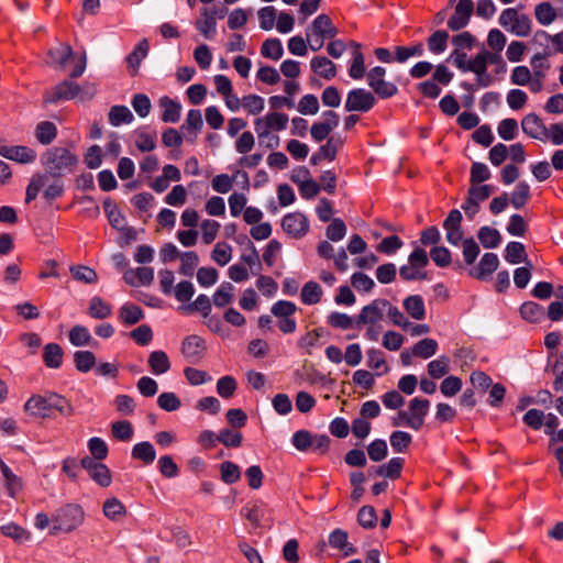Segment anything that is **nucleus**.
<instances>
[{
	"label": "nucleus",
	"mask_w": 563,
	"mask_h": 563,
	"mask_svg": "<svg viewBox=\"0 0 563 563\" xmlns=\"http://www.w3.org/2000/svg\"><path fill=\"white\" fill-rule=\"evenodd\" d=\"M24 410L35 418H51L57 411L64 417H70L75 410L69 400L55 393L45 395H33L24 404Z\"/></svg>",
	"instance_id": "nucleus-1"
},
{
	"label": "nucleus",
	"mask_w": 563,
	"mask_h": 563,
	"mask_svg": "<svg viewBox=\"0 0 563 563\" xmlns=\"http://www.w3.org/2000/svg\"><path fill=\"white\" fill-rule=\"evenodd\" d=\"M42 164L49 177H62L75 170L78 157L66 147L55 146L44 153Z\"/></svg>",
	"instance_id": "nucleus-2"
},
{
	"label": "nucleus",
	"mask_w": 563,
	"mask_h": 563,
	"mask_svg": "<svg viewBox=\"0 0 563 563\" xmlns=\"http://www.w3.org/2000/svg\"><path fill=\"white\" fill-rule=\"evenodd\" d=\"M96 86L92 84H85L80 87L70 79H66L46 91L43 100L45 103H56L62 100H71L78 96H80V100H90L96 95Z\"/></svg>",
	"instance_id": "nucleus-3"
},
{
	"label": "nucleus",
	"mask_w": 563,
	"mask_h": 563,
	"mask_svg": "<svg viewBox=\"0 0 563 563\" xmlns=\"http://www.w3.org/2000/svg\"><path fill=\"white\" fill-rule=\"evenodd\" d=\"M86 514L78 504H67L58 508L52 517L53 527L49 534L55 536L59 532L70 533L77 530L85 521Z\"/></svg>",
	"instance_id": "nucleus-4"
},
{
	"label": "nucleus",
	"mask_w": 563,
	"mask_h": 563,
	"mask_svg": "<svg viewBox=\"0 0 563 563\" xmlns=\"http://www.w3.org/2000/svg\"><path fill=\"white\" fill-rule=\"evenodd\" d=\"M498 23L507 32L519 37H527L532 31L530 16L520 12L519 8H507L503 10L498 18Z\"/></svg>",
	"instance_id": "nucleus-5"
},
{
	"label": "nucleus",
	"mask_w": 563,
	"mask_h": 563,
	"mask_svg": "<svg viewBox=\"0 0 563 563\" xmlns=\"http://www.w3.org/2000/svg\"><path fill=\"white\" fill-rule=\"evenodd\" d=\"M288 115L277 111L267 113L260 117L254 121L255 132L260 140L266 139L272 131H282L286 129L288 123Z\"/></svg>",
	"instance_id": "nucleus-6"
},
{
	"label": "nucleus",
	"mask_w": 563,
	"mask_h": 563,
	"mask_svg": "<svg viewBox=\"0 0 563 563\" xmlns=\"http://www.w3.org/2000/svg\"><path fill=\"white\" fill-rule=\"evenodd\" d=\"M386 69L380 66L372 68L367 74V84L374 90V92L383 98H390L395 96L398 88L395 84L385 80Z\"/></svg>",
	"instance_id": "nucleus-7"
},
{
	"label": "nucleus",
	"mask_w": 563,
	"mask_h": 563,
	"mask_svg": "<svg viewBox=\"0 0 563 563\" xmlns=\"http://www.w3.org/2000/svg\"><path fill=\"white\" fill-rule=\"evenodd\" d=\"M308 31L314 36V42H318V45L310 44L312 51H319L324 44V38H333L338 34L336 27L327 14L317 16Z\"/></svg>",
	"instance_id": "nucleus-8"
},
{
	"label": "nucleus",
	"mask_w": 563,
	"mask_h": 563,
	"mask_svg": "<svg viewBox=\"0 0 563 563\" xmlns=\"http://www.w3.org/2000/svg\"><path fill=\"white\" fill-rule=\"evenodd\" d=\"M386 299H374L364 306L355 322L357 325H377L385 317Z\"/></svg>",
	"instance_id": "nucleus-9"
},
{
	"label": "nucleus",
	"mask_w": 563,
	"mask_h": 563,
	"mask_svg": "<svg viewBox=\"0 0 563 563\" xmlns=\"http://www.w3.org/2000/svg\"><path fill=\"white\" fill-rule=\"evenodd\" d=\"M282 228L288 236L301 239L309 231V221L303 213L296 211L284 216Z\"/></svg>",
	"instance_id": "nucleus-10"
},
{
	"label": "nucleus",
	"mask_w": 563,
	"mask_h": 563,
	"mask_svg": "<svg viewBox=\"0 0 563 563\" xmlns=\"http://www.w3.org/2000/svg\"><path fill=\"white\" fill-rule=\"evenodd\" d=\"M375 104V97L372 92L365 89H353L347 93L345 101V110L349 112L360 111L367 112Z\"/></svg>",
	"instance_id": "nucleus-11"
},
{
	"label": "nucleus",
	"mask_w": 563,
	"mask_h": 563,
	"mask_svg": "<svg viewBox=\"0 0 563 563\" xmlns=\"http://www.w3.org/2000/svg\"><path fill=\"white\" fill-rule=\"evenodd\" d=\"M206 342L199 335H189L184 339L181 344V353L189 363H199L206 353Z\"/></svg>",
	"instance_id": "nucleus-12"
},
{
	"label": "nucleus",
	"mask_w": 563,
	"mask_h": 563,
	"mask_svg": "<svg viewBox=\"0 0 563 563\" xmlns=\"http://www.w3.org/2000/svg\"><path fill=\"white\" fill-rule=\"evenodd\" d=\"M0 155L20 164H32L37 157L35 150L22 145H1Z\"/></svg>",
	"instance_id": "nucleus-13"
},
{
	"label": "nucleus",
	"mask_w": 563,
	"mask_h": 563,
	"mask_svg": "<svg viewBox=\"0 0 563 563\" xmlns=\"http://www.w3.org/2000/svg\"><path fill=\"white\" fill-rule=\"evenodd\" d=\"M474 10L472 0H459L454 14L449 19L448 26L452 31H459L467 25Z\"/></svg>",
	"instance_id": "nucleus-14"
},
{
	"label": "nucleus",
	"mask_w": 563,
	"mask_h": 563,
	"mask_svg": "<svg viewBox=\"0 0 563 563\" xmlns=\"http://www.w3.org/2000/svg\"><path fill=\"white\" fill-rule=\"evenodd\" d=\"M74 51L67 43H58L47 52V64L56 69L64 70L69 60L74 59Z\"/></svg>",
	"instance_id": "nucleus-15"
},
{
	"label": "nucleus",
	"mask_w": 563,
	"mask_h": 563,
	"mask_svg": "<svg viewBox=\"0 0 563 563\" xmlns=\"http://www.w3.org/2000/svg\"><path fill=\"white\" fill-rule=\"evenodd\" d=\"M461 222L462 213L457 209L451 210L443 222V228L446 231V240L452 245H457L463 239V230L461 228Z\"/></svg>",
	"instance_id": "nucleus-16"
},
{
	"label": "nucleus",
	"mask_w": 563,
	"mask_h": 563,
	"mask_svg": "<svg viewBox=\"0 0 563 563\" xmlns=\"http://www.w3.org/2000/svg\"><path fill=\"white\" fill-rule=\"evenodd\" d=\"M521 129L531 139L547 141V126L536 113H529L523 117Z\"/></svg>",
	"instance_id": "nucleus-17"
},
{
	"label": "nucleus",
	"mask_w": 563,
	"mask_h": 563,
	"mask_svg": "<svg viewBox=\"0 0 563 563\" xmlns=\"http://www.w3.org/2000/svg\"><path fill=\"white\" fill-rule=\"evenodd\" d=\"M430 401L422 398H413L409 401V416L411 418V429L419 430L424 423V418L428 415Z\"/></svg>",
	"instance_id": "nucleus-18"
},
{
	"label": "nucleus",
	"mask_w": 563,
	"mask_h": 563,
	"mask_svg": "<svg viewBox=\"0 0 563 563\" xmlns=\"http://www.w3.org/2000/svg\"><path fill=\"white\" fill-rule=\"evenodd\" d=\"M349 45L352 48V62L349 68V76L352 79L358 80L367 74L365 67V57L362 53V46L360 43L351 41Z\"/></svg>",
	"instance_id": "nucleus-19"
},
{
	"label": "nucleus",
	"mask_w": 563,
	"mask_h": 563,
	"mask_svg": "<svg viewBox=\"0 0 563 563\" xmlns=\"http://www.w3.org/2000/svg\"><path fill=\"white\" fill-rule=\"evenodd\" d=\"M498 265L499 260L495 253H485L478 265L471 269L470 274L476 279H485L497 269Z\"/></svg>",
	"instance_id": "nucleus-20"
},
{
	"label": "nucleus",
	"mask_w": 563,
	"mask_h": 563,
	"mask_svg": "<svg viewBox=\"0 0 563 563\" xmlns=\"http://www.w3.org/2000/svg\"><path fill=\"white\" fill-rule=\"evenodd\" d=\"M102 514L112 522H121L128 516V509L117 497H110L103 503Z\"/></svg>",
	"instance_id": "nucleus-21"
},
{
	"label": "nucleus",
	"mask_w": 563,
	"mask_h": 563,
	"mask_svg": "<svg viewBox=\"0 0 563 563\" xmlns=\"http://www.w3.org/2000/svg\"><path fill=\"white\" fill-rule=\"evenodd\" d=\"M487 65L482 53H478L473 59L470 60L467 71L476 75L477 85L481 87H488L492 84V77L486 73Z\"/></svg>",
	"instance_id": "nucleus-22"
},
{
	"label": "nucleus",
	"mask_w": 563,
	"mask_h": 563,
	"mask_svg": "<svg viewBox=\"0 0 563 563\" xmlns=\"http://www.w3.org/2000/svg\"><path fill=\"white\" fill-rule=\"evenodd\" d=\"M159 107L163 109L162 121L166 123H176L180 119L181 106L179 102L167 96L158 100Z\"/></svg>",
	"instance_id": "nucleus-23"
},
{
	"label": "nucleus",
	"mask_w": 563,
	"mask_h": 563,
	"mask_svg": "<svg viewBox=\"0 0 563 563\" xmlns=\"http://www.w3.org/2000/svg\"><path fill=\"white\" fill-rule=\"evenodd\" d=\"M310 67L313 73L328 80L336 75V65L324 56L313 57L310 62Z\"/></svg>",
	"instance_id": "nucleus-24"
},
{
	"label": "nucleus",
	"mask_w": 563,
	"mask_h": 563,
	"mask_svg": "<svg viewBox=\"0 0 563 563\" xmlns=\"http://www.w3.org/2000/svg\"><path fill=\"white\" fill-rule=\"evenodd\" d=\"M0 471L4 481V485L8 489V493L11 497H15L22 489L21 479L13 474L10 467L0 460Z\"/></svg>",
	"instance_id": "nucleus-25"
},
{
	"label": "nucleus",
	"mask_w": 563,
	"mask_h": 563,
	"mask_svg": "<svg viewBox=\"0 0 563 563\" xmlns=\"http://www.w3.org/2000/svg\"><path fill=\"white\" fill-rule=\"evenodd\" d=\"M329 544L341 550L345 556L355 553L353 545L347 542V532L342 529H335L330 533Z\"/></svg>",
	"instance_id": "nucleus-26"
},
{
	"label": "nucleus",
	"mask_w": 563,
	"mask_h": 563,
	"mask_svg": "<svg viewBox=\"0 0 563 563\" xmlns=\"http://www.w3.org/2000/svg\"><path fill=\"white\" fill-rule=\"evenodd\" d=\"M63 349L57 343H48L44 346L43 361L49 368H58L63 362Z\"/></svg>",
	"instance_id": "nucleus-27"
},
{
	"label": "nucleus",
	"mask_w": 563,
	"mask_h": 563,
	"mask_svg": "<svg viewBox=\"0 0 563 563\" xmlns=\"http://www.w3.org/2000/svg\"><path fill=\"white\" fill-rule=\"evenodd\" d=\"M404 308L415 320H422L426 317L423 299L418 295H411L404 300Z\"/></svg>",
	"instance_id": "nucleus-28"
},
{
	"label": "nucleus",
	"mask_w": 563,
	"mask_h": 563,
	"mask_svg": "<svg viewBox=\"0 0 563 563\" xmlns=\"http://www.w3.org/2000/svg\"><path fill=\"white\" fill-rule=\"evenodd\" d=\"M148 366L153 374L162 375L169 371L170 362L164 351H154L148 356Z\"/></svg>",
	"instance_id": "nucleus-29"
},
{
	"label": "nucleus",
	"mask_w": 563,
	"mask_h": 563,
	"mask_svg": "<svg viewBox=\"0 0 563 563\" xmlns=\"http://www.w3.org/2000/svg\"><path fill=\"white\" fill-rule=\"evenodd\" d=\"M520 314L526 321L536 323L543 320L545 312L543 307L539 303L534 301H527L521 305Z\"/></svg>",
	"instance_id": "nucleus-30"
},
{
	"label": "nucleus",
	"mask_w": 563,
	"mask_h": 563,
	"mask_svg": "<svg viewBox=\"0 0 563 563\" xmlns=\"http://www.w3.org/2000/svg\"><path fill=\"white\" fill-rule=\"evenodd\" d=\"M57 135V128L53 122L42 121L35 128V137L43 144H51Z\"/></svg>",
	"instance_id": "nucleus-31"
},
{
	"label": "nucleus",
	"mask_w": 563,
	"mask_h": 563,
	"mask_svg": "<svg viewBox=\"0 0 563 563\" xmlns=\"http://www.w3.org/2000/svg\"><path fill=\"white\" fill-rule=\"evenodd\" d=\"M132 457L148 465L156 459V452L152 443L144 441L136 443L132 449Z\"/></svg>",
	"instance_id": "nucleus-32"
},
{
	"label": "nucleus",
	"mask_w": 563,
	"mask_h": 563,
	"mask_svg": "<svg viewBox=\"0 0 563 563\" xmlns=\"http://www.w3.org/2000/svg\"><path fill=\"white\" fill-rule=\"evenodd\" d=\"M322 295L323 291L320 285L310 280L301 288L300 298L306 305H316L321 300Z\"/></svg>",
	"instance_id": "nucleus-33"
},
{
	"label": "nucleus",
	"mask_w": 563,
	"mask_h": 563,
	"mask_svg": "<svg viewBox=\"0 0 563 563\" xmlns=\"http://www.w3.org/2000/svg\"><path fill=\"white\" fill-rule=\"evenodd\" d=\"M48 180L49 176L47 174H34L26 187L25 202L30 203L32 200H34L40 190L46 186Z\"/></svg>",
	"instance_id": "nucleus-34"
},
{
	"label": "nucleus",
	"mask_w": 563,
	"mask_h": 563,
	"mask_svg": "<svg viewBox=\"0 0 563 563\" xmlns=\"http://www.w3.org/2000/svg\"><path fill=\"white\" fill-rule=\"evenodd\" d=\"M109 122L113 126L121 124H129L133 121L134 117L130 109L125 106H113L109 111Z\"/></svg>",
	"instance_id": "nucleus-35"
},
{
	"label": "nucleus",
	"mask_w": 563,
	"mask_h": 563,
	"mask_svg": "<svg viewBox=\"0 0 563 563\" xmlns=\"http://www.w3.org/2000/svg\"><path fill=\"white\" fill-rule=\"evenodd\" d=\"M234 286L231 283L224 282L216 290L212 297V302L217 307H224L233 301Z\"/></svg>",
	"instance_id": "nucleus-36"
},
{
	"label": "nucleus",
	"mask_w": 563,
	"mask_h": 563,
	"mask_svg": "<svg viewBox=\"0 0 563 563\" xmlns=\"http://www.w3.org/2000/svg\"><path fill=\"white\" fill-rule=\"evenodd\" d=\"M534 15L541 25H550L558 16L555 9L550 2L538 3L534 8Z\"/></svg>",
	"instance_id": "nucleus-37"
},
{
	"label": "nucleus",
	"mask_w": 563,
	"mask_h": 563,
	"mask_svg": "<svg viewBox=\"0 0 563 563\" xmlns=\"http://www.w3.org/2000/svg\"><path fill=\"white\" fill-rule=\"evenodd\" d=\"M477 238L485 249H495L501 241L498 230L490 227H482L477 233Z\"/></svg>",
	"instance_id": "nucleus-38"
},
{
	"label": "nucleus",
	"mask_w": 563,
	"mask_h": 563,
	"mask_svg": "<svg viewBox=\"0 0 563 563\" xmlns=\"http://www.w3.org/2000/svg\"><path fill=\"white\" fill-rule=\"evenodd\" d=\"M438 343L434 339H422L418 341L412 347L413 356L421 358H429L437 353Z\"/></svg>",
	"instance_id": "nucleus-39"
},
{
	"label": "nucleus",
	"mask_w": 563,
	"mask_h": 563,
	"mask_svg": "<svg viewBox=\"0 0 563 563\" xmlns=\"http://www.w3.org/2000/svg\"><path fill=\"white\" fill-rule=\"evenodd\" d=\"M0 529L3 536L13 539L18 543L29 541L31 538V533L27 530L14 522L3 525Z\"/></svg>",
	"instance_id": "nucleus-40"
},
{
	"label": "nucleus",
	"mask_w": 563,
	"mask_h": 563,
	"mask_svg": "<svg viewBox=\"0 0 563 563\" xmlns=\"http://www.w3.org/2000/svg\"><path fill=\"white\" fill-rule=\"evenodd\" d=\"M69 341L75 346H84L91 345L93 339L86 327L75 325L69 331Z\"/></svg>",
	"instance_id": "nucleus-41"
},
{
	"label": "nucleus",
	"mask_w": 563,
	"mask_h": 563,
	"mask_svg": "<svg viewBox=\"0 0 563 563\" xmlns=\"http://www.w3.org/2000/svg\"><path fill=\"white\" fill-rule=\"evenodd\" d=\"M505 260L510 264L527 262L525 245L520 242H509L506 246Z\"/></svg>",
	"instance_id": "nucleus-42"
},
{
	"label": "nucleus",
	"mask_w": 563,
	"mask_h": 563,
	"mask_svg": "<svg viewBox=\"0 0 563 563\" xmlns=\"http://www.w3.org/2000/svg\"><path fill=\"white\" fill-rule=\"evenodd\" d=\"M402 465L404 460L401 457H393L388 463L378 466L376 473L380 476L395 479L400 476Z\"/></svg>",
	"instance_id": "nucleus-43"
},
{
	"label": "nucleus",
	"mask_w": 563,
	"mask_h": 563,
	"mask_svg": "<svg viewBox=\"0 0 563 563\" xmlns=\"http://www.w3.org/2000/svg\"><path fill=\"white\" fill-rule=\"evenodd\" d=\"M530 199V187L527 183L520 181L516 185L510 197V203L516 209H521Z\"/></svg>",
	"instance_id": "nucleus-44"
},
{
	"label": "nucleus",
	"mask_w": 563,
	"mask_h": 563,
	"mask_svg": "<svg viewBox=\"0 0 563 563\" xmlns=\"http://www.w3.org/2000/svg\"><path fill=\"white\" fill-rule=\"evenodd\" d=\"M261 54L273 60H278L284 54L282 42L278 38H267L261 47Z\"/></svg>",
	"instance_id": "nucleus-45"
},
{
	"label": "nucleus",
	"mask_w": 563,
	"mask_h": 563,
	"mask_svg": "<svg viewBox=\"0 0 563 563\" xmlns=\"http://www.w3.org/2000/svg\"><path fill=\"white\" fill-rule=\"evenodd\" d=\"M76 368L81 373H87L96 365V356L90 351H77L74 354Z\"/></svg>",
	"instance_id": "nucleus-46"
},
{
	"label": "nucleus",
	"mask_w": 563,
	"mask_h": 563,
	"mask_svg": "<svg viewBox=\"0 0 563 563\" xmlns=\"http://www.w3.org/2000/svg\"><path fill=\"white\" fill-rule=\"evenodd\" d=\"M264 107L265 100L258 95L250 93L243 97L242 108L250 115L260 114L264 110Z\"/></svg>",
	"instance_id": "nucleus-47"
},
{
	"label": "nucleus",
	"mask_w": 563,
	"mask_h": 563,
	"mask_svg": "<svg viewBox=\"0 0 563 563\" xmlns=\"http://www.w3.org/2000/svg\"><path fill=\"white\" fill-rule=\"evenodd\" d=\"M73 277L84 284H96L98 282V275L95 269L84 266L76 265L70 267Z\"/></svg>",
	"instance_id": "nucleus-48"
},
{
	"label": "nucleus",
	"mask_w": 563,
	"mask_h": 563,
	"mask_svg": "<svg viewBox=\"0 0 563 563\" xmlns=\"http://www.w3.org/2000/svg\"><path fill=\"white\" fill-rule=\"evenodd\" d=\"M211 258L220 266H225L232 258V247L225 242H218L212 252Z\"/></svg>",
	"instance_id": "nucleus-49"
},
{
	"label": "nucleus",
	"mask_w": 563,
	"mask_h": 563,
	"mask_svg": "<svg viewBox=\"0 0 563 563\" xmlns=\"http://www.w3.org/2000/svg\"><path fill=\"white\" fill-rule=\"evenodd\" d=\"M143 318L142 309L136 305L126 303L120 309V319L125 324H135Z\"/></svg>",
	"instance_id": "nucleus-50"
},
{
	"label": "nucleus",
	"mask_w": 563,
	"mask_h": 563,
	"mask_svg": "<svg viewBox=\"0 0 563 563\" xmlns=\"http://www.w3.org/2000/svg\"><path fill=\"white\" fill-rule=\"evenodd\" d=\"M238 388V383L233 376L227 375L218 379L217 393L224 399L231 398Z\"/></svg>",
	"instance_id": "nucleus-51"
},
{
	"label": "nucleus",
	"mask_w": 563,
	"mask_h": 563,
	"mask_svg": "<svg viewBox=\"0 0 563 563\" xmlns=\"http://www.w3.org/2000/svg\"><path fill=\"white\" fill-rule=\"evenodd\" d=\"M133 432V427L128 420L115 421L111 424V433L117 440L130 441Z\"/></svg>",
	"instance_id": "nucleus-52"
},
{
	"label": "nucleus",
	"mask_w": 563,
	"mask_h": 563,
	"mask_svg": "<svg viewBox=\"0 0 563 563\" xmlns=\"http://www.w3.org/2000/svg\"><path fill=\"white\" fill-rule=\"evenodd\" d=\"M148 49L150 45L147 40L143 38L140 41L133 52H131L126 57L129 66L136 70L142 59L147 55Z\"/></svg>",
	"instance_id": "nucleus-53"
},
{
	"label": "nucleus",
	"mask_w": 563,
	"mask_h": 563,
	"mask_svg": "<svg viewBox=\"0 0 563 563\" xmlns=\"http://www.w3.org/2000/svg\"><path fill=\"white\" fill-rule=\"evenodd\" d=\"M449 33L437 31L428 38V48L433 54H440L446 49Z\"/></svg>",
	"instance_id": "nucleus-54"
},
{
	"label": "nucleus",
	"mask_w": 563,
	"mask_h": 563,
	"mask_svg": "<svg viewBox=\"0 0 563 563\" xmlns=\"http://www.w3.org/2000/svg\"><path fill=\"white\" fill-rule=\"evenodd\" d=\"M111 307L100 297H93L89 303V314L95 319H106L111 314Z\"/></svg>",
	"instance_id": "nucleus-55"
},
{
	"label": "nucleus",
	"mask_w": 563,
	"mask_h": 563,
	"mask_svg": "<svg viewBox=\"0 0 563 563\" xmlns=\"http://www.w3.org/2000/svg\"><path fill=\"white\" fill-rule=\"evenodd\" d=\"M221 479L225 484H233L241 477L240 467L230 461H225L220 465Z\"/></svg>",
	"instance_id": "nucleus-56"
},
{
	"label": "nucleus",
	"mask_w": 563,
	"mask_h": 563,
	"mask_svg": "<svg viewBox=\"0 0 563 563\" xmlns=\"http://www.w3.org/2000/svg\"><path fill=\"white\" fill-rule=\"evenodd\" d=\"M450 358L440 356L428 364V373L432 378H441L449 372Z\"/></svg>",
	"instance_id": "nucleus-57"
},
{
	"label": "nucleus",
	"mask_w": 563,
	"mask_h": 563,
	"mask_svg": "<svg viewBox=\"0 0 563 563\" xmlns=\"http://www.w3.org/2000/svg\"><path fill=\"white\" fill-rule=\"evenodd\" d=\"M179 309L187 312L200 311L203 317H208L211 312V301L207 295H199L192 303Z\"/></svg>",
	"instance_id": "nucleus-58"
},
{
	"label": "nucleus",
	"mask_w": 563,
	"mask_h": 563,
	"mask_svg": "<svg viewBox=\"0 0 563 563\" xmlns=\"http://www.w3.org/2000/svg\"><path fill=\"white\" fill-rule=\"evenodd\" d=\"M221 225L219 222L210 219H206L200 223V229L202 233V241L205 244H211L220 230Z\"/></svg>",
	"instance_id": "nucleus-59"
},
{
	"label": "nucleus",
	"mask_w": 563,
	"mask_h": 563,
	"mask_svg": "<svg viewBox=\"0 0 563 563\" xmlns=\"http://www.w3.org/2000/svg\"><path fill=\"white\" fill-rule=\"evenodd\" d=\"M411 441V435L405 431H395L390 434V445L398 453L406 452Z\"/></svg>",
	"instance_id": "nucleus-60"
},
{
	"label": "nucleus",
	"mask_w": 563,
	"mask_h": 563,
	"mask_svg": "<svg viewBox=\"0 0 563 563\" xmlns=\"http://www.w3.org/2000/svg\"><path fill=\"white\" fill-rule=\"evenodd\" d=\"M131 104L139 117L145 118L150 114L152 103L145 93H136L133 96Z\"/></svg>",
	"instance_id": "nucleus-61"
},
{
	"label": "nucleus",
	"mask_w": 563,
	"mask_h": 563,
	"mask_svg": "<svg viewBox=\"0 0 563 563\" xmlns=\"http://www.w3.org/2000/svg\"><path fill=\"white\" fill-rule=\"evenodd\" d=\"M493 191L494 187L492 185H472L468 189L467 196L472 201L479 205L488 199Z\"/></svg>",
	"instance_id": "nucleus-62"
},
{
	"label": "nucleus",
	"mask_w": 563,
	"mask_h": 563,
	"mask_svg": "<svg viewBox=\"0 0 563 563\" xmlns=\"http://www.w3.org/2000/svg\"><path fill=\"white\" fill-rule=\"evenodd\" d=\"M518 123L515 119H504L499 122L497 132L505 141H511L516 137Z\"/></svg>",
	"instance_id": "nucleus-63"
},
{
	"label": "nucleus",
	"mask_w": 563,
	"mask_h": 563,
	"mask_svg": "<svg viewBox=\"0 0 563 563\" xmlns=\"http://www.w3.org/2000/svg\"><path fill=\"white\" fill-rule=\"evenodd\" d=\"M319 108H320V106H319L318 98L311 93L305 95L299 100V103H298V111L305 115H307V114L313 115V114L318 113Z\"/></svg>",
	"instance_id": "nucleus-64"
}]
</instances>
